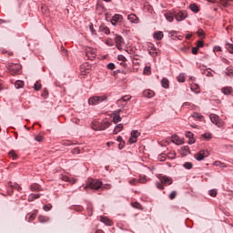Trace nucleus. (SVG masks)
Masks as SVG:
<instances>
[{
	"label": "nucleus",
	"instance_id": "6ab92c4d",
	"mask_svg": "<svg viewBox=\"0 0 233 233\" xmlns=\"http://www.w3.org/2000/svg\"><path fill=\"white\" fill-rule=\"evenodd\" d=\"M172 143H175V145H182L183 144V140L180 139L179 137L177 136H173L171 138Z\"/></svg>",
	"mask_w": 233,
	"mask_h": 233
},
{
	"label": "nucleus",
	"instance_id": "f704fd0d",
	"mask_svg": "<svg viewBox=\"0 0 233 233\" xmlns=\"http://www.w3.org/2000/svg\"><path fill=\"white\" fill-rule=\"evenodd\" d=\"M197 35H198L200 39H205V31H203V29H198L197 31Z\"/></svg>",
	"mask_w": 233,
	"mask_h": 233
},
{
	"label": "nucleus",
	"instance_id": "473e14b6",
	"mask_svg": "<svg viewBox=\"0 0 233 233\" xmlns=\"http://www.w3.org/2000/svg\"><path fill=\"white\" fill-rule=\"evenodd\" d=\"M169 83L170 82L167 78H163L161 81V85H162L163 88H168Z\"/></svg>",
	"mask_w": 233,
	"mask_h": 233
},
{
	"label": "nucleus",
	"instance_id": "774afa93",
	"mask_svg": "<svg viewBox=\"0 0 233 233\" xmlns=\"http://www.w3.org/2000/svg\"><path fill=\"white\" fill-rule=\"evenodd\" d=\"M89 30L92 32V34H96V29H94V25H89Z\"/></svg>",
	"mask_w": 233,
	"mask_h": 233
},
{
	"label": "nucleus",
	"instance_id": "f257e3e1",
	"mask_svg": "<svg viewBox=\"0 0 233 233\" xmlns=\"http://www.w3.org/2000/svg\"><path fill=\"white\" fill-rule=\"evenodd\" d=\"M159 181L156 183L157 188L158 190H165V185H172L173 180L172 177H167V176H158Z\"/></svg>",
	"mask_w": 233,
	"mask_h": 233
},
{
	"label": "nucleus",
	"instance_id": "6e6d98bb",
	"mask_svg": "<svg viewBox=\"0 0 233 233\" xmlns=\"http://www.w3.org/2000/svg\"><path fill=\"white\" fill-rule=\"evenodd\" d=\"M203 46H205V44L203 43V41L198 40L197 44V48H203Z\"/></svg>",
	"mask_w": 233,
	"mask_h": 233
},
{
	"label": "nucleus",
	"instance_id": "393cba45",
	"mask_svg": "<svg viewBox=\"0 0 233 233\" xmlns=\"http://www.w3.org/2000/svg\"><path fill=\"white\" fill-rule=\"evenodd\" d=\"M39 198H41V194H37V195H35V194H30V195L28 196V201L32 202V201H34L35 199H39Z\"/></svg>",
	"mask_w": 233,
	"mask_h": 233
},
{
	"label": "nucleus",
	"instance_id": "e2e57ef3",
	"mask_svg": "<svg viewBox=\"0 0 233 233\" xmlns=\"http://www.w3.org/2000/svg\"><path fill=\"white\" fill-rule=\"evenodd\" d=\"M129 185H137V179L132 178L131 180H129Z\"/></svg>",
	"mask_w": 233,
	"mask_h": 233
},
{
	"label": "nucleus",
	"instance_id": "39448f33",
	"mask_svg": "<svg viewBox=\"0 0 233 233\" xmlns=\"http://www.w3.org/2000/svg\"><path fill=\"white\" fill-rule=\"evenodd\" d=\"M208 156H210L208 150H201L195 154L194 157L197 159V161H203V159H205V157H208Z\"/></svg>",
	"mask_w": 233,
	"mask_h": 233
},
{
	"label": "nucleus",
	"instance_id": "5701e85b",
	"mask_svg": "<svg viewBox=\"0 0 233 233\" xmlns=\"http://www.w3.org/2000/svg\"><path fill=\"white\" fill-rule=\"evenodd\" d=\"M32 192H40L41 186L39 184H33L30 186Z\"/></svg>",
	"mask_w": 233,
	"mask_h": 233
},
{
	"label": "nucleus",
	"instance_id": "2f4dec72",
	"mask_svg": "<svg viewBox=\"0 0 233 233\" xmlns=\"http://www.w3.org/2000/svg\"><path fill=\"white\" fill-rule=\"evenodd\" d=\"M81 74L83 76H86V74H90V69L86 68V66H81Z\"/></svg>",
	"mask_w": 233,
	"mask_h": 233
},
{
	"label": "nucleus",
	"instance_id": "ddd939ff",
	"mask_svg": "<svg viewBox=\"0 0 233 233\" xmlns=\"http://www.w3.org/2000/svg\"><path fill=\"white\" fill-rule=\"evenodd\" d=\"M120 112L121 109H118L113 113V123H115V125H117V123L121 122V116H119Z\"/></svg>",
	"mask_w": 233,
	"mask_h": 233
},
{
	"label": "nucleus",
	"instance_id": "7c9ffc66",
	"mask_svg": "<svg viewBox=\"0 0 233 233\" xmlns=\"http://www.w3.org/2000/svg\"><path fill=\"white\" fill-rule=\"evenodd\" d=\"M100 32H104V34H110V29L106 25H100Z\"/></svg>",
	"mask_w": 233,
	"mask_h": 233
},
{
	"label": "nucleus",
	"instance_id": "9d476101",
	"mask_svg": "<svg viewBox=\"0 0 233 233\" xmlns=\"http://www.w3.org/2000/svg\"><path fill=\"white\" fill-rule=\"evenodd\" d=\"M8 70L12 76H15V74H18L19 71L21 70V66L12 65L9 66Z\"/></svg>",
	"mask_w": 233,
	"mask_h": 233
},
{
	"label": "nucleus",
	"instance_id": "c03bdc74",
	"mask_svg": "<svg viewBox=\"0 0 233 233\" xmlns=\"http://www.w3.org/2000/svg\"><path fill=\"white\" fill-rule=\"evenodd\" d=\"M183 167L187 168V170H190L192 168V163L191 162H186L184 163Z\"/></svg>",
	"mask_w": 233,
	"mask_h": 233
},
{
	"label": "nucleus",
	"instance_id": "c9c22d12",
	"mask_svg": "<svg viewBox=\"0 0 233 233\" xmlns=\"http://www.w3.org/2000/svg\"><path fill=\"white\" fill-rule=\"evenodd\" d=\"M214 167H220L222 168L227 167V166L225 165V163L221 162V161H215L214 162Z\"/></svg>",
	"mask_w": 233,
	"mask_h": 233
},
{
	"label": "nucleus",
	"instance_id": "e433bc0d",
	"mask_svg": "<svg viewBox=\"0 0 233 233\" xmlns=\"http://www.w3.org/2000/svg\"><path fill=\"white\" fill-rule=\"evenodd\" d=\"M226 76H228V77H233V69L230 67H228L226 69Z\"/></svg>",
	"mask_w": 233,
	"mask_h": 233
},
{
	"label": "nucleus",
	"instance_id": "0e129e2a",
	"mask_svg": "<svg viewBox=\"0 0 233 233\" xmlns=\"http://www.w3.org/2000/svg\"><path fill=\"white\" fill-rule=\"evenodd\" d=\"M221 5H223V6H228V1L227 0H219Z\"/></svg>",
	"mask_w": 233,
	"mask_h": 233
},
{
	"label": "nucleus",
	"instance_id": "1a4fd4ad",
	"mask_svg": "<svg viewBox=\"0 0 233 233\" xmlns=\"http://www.w3.org/2000/svg\"><path fill=\"white\" fill-rule=\"evenodd\" d=\"M141 136V133L137 130H133L131 132V137L129 138V143H137V138Z\"/></svg>",
	"mask_w": 233,
	"mask_h": 233
},
{
	"label": "nucleus",
	"instance_id": "de8ad7c7",
	"mask_svg": "<svg viewBox=\"0 0 233 233\" xmlns=\"http://www.w3.org/2000/svg\"><path fill=\"white\" fill-rule=\"evenodd\" d=\"M167 156L165 153H162L161 155L158 156L159 161H165L167 159Z\"/></svg>",
	"mask_w": 233,
	"mask_h": 233
},
{
	"label": "nucleus",
	"instance_id": "6e6552de",
	"mask_svg": "<svg viewBox=\"0 0 233 233\" xmlns=\"http://www.w3.org/2000/svg\"><path fill=\"white\" fill-rule=\"evenodd\" d=\"M96 50L92 47H86V56H87V59L93 60L94 57H96Z\"/></svg>",
	"mask_w": 233,
	"mask_h": 233
},
{
	"label": "nucleus",
	"instance_id": "c85d7f7f",
	"mask_svg": "<svg viewBox=\"0 0 233 233\" xmlns=\"http://www.w3.org/2000/svg\"><path fill=\"white\" fill-rule=\"evenodd\" d=\"M191 90L195 92V94H199V86L198 84H192Z\"/></svg>",
	"mask_w": 233,
	"mask_h": 233
},
{
	"label": "nucleus",
	"instance_id": "13d9d810",
	"mask_svg": "<svg viewBox=\"0 0 233 233\" xmlns=\"http://www.w3.org/2000/svg\"><path fill=\"white\" fill-rule=\"evenodd\" d=\"M75 210L76 212H83V206H76Z\"/></svg>",
	"mask_w": 233,
	"mask_h": 233
},
{
	"label": "nucleus",
	"instance_id": "ea45409f",
	"mask_svg": "<svg viewBox=\"0 0 233 233\" xmlns=\"http://www.w3.org/2000/svg\"><path fill=\"white\" fill-rule=\"evenodd\" d=\"M226 48L229 52V54H233V45L232 44H226Z\"/></svg>",
	"mask_w": 233,
	"mask_h": 233
},
{
	"label": "nucleus",
	"instance_id": "20e7f679",
	"mask_svg": "<svg viewBox=\"0 0 233 233\" xmlns=\"http://www.w3.org/2000/svg\"><path fill=\"white\" fill-rule=\"evenodd\" d=\"M103 101H107L106 96H92L88 99L89 105H99V103H103Z\"/></svg>",
	"mask_w": 233,
	"mask_h": 233
},
{
	"label": "nucleus",
	"instance_id": "dca6fc26",
	"mask_svg": "<svg viewBox=\"0 0 233 233\" xmlns=\"http://www.w3.org/2000/svg\"><path fill=\"white\" fill-rule=\"evenodd\" d=\"M165 17L167 21H169V23H172L174 21V18L176 17V15L172 12H167L165 14Z\"/></svg>",
	"mask_w": 233,
	"mask_h": 233
},
{
	"label": "nucleus",
	"instance_id": "a878e982",
	"mask_svg": "<svg viewBox=\"0 0 233 233\" xmlns=\"http://www.w3.org/2000/svg\"><path fill=\"white\" fill-rule=\"evenodd\" d=\"M202 72L201 74H203L204 76H207V77H214V74H212L211 71H209L208 69H201Z\"/></svg>",
	"mask_w": 233,
	"mask_h": 233
},
{
	"label": "nucleus",
	"instance_id": "09e8293b",
	"mask_svg": "<svg viewBox=\"0 0 233 233\" xmlns=\"http://www.w3.org/2000/svg\"><path fill=\"white\" fill-rule=\"evenodd\" d=\"M182 150L184 151V154L187 156V154H190V148L188 147V146H186L184 147H182Z\"/></svg>",
	"mask_w": 233,
	"mask_h": 233
},
{
	"label": "nucleus",
	"instance_id": "412c9836",
	"mask_svg": "<svg viewBox=\"0 0 233 233\" xmlns=\"http://www.w3.org/2000/svg\"><path fill=\"white\" fill-rule=\"evenodd\" d=\"M8 187H11V188H15V190H17L18 192H21V190L23 189L18 184L12 182H8Z\"/></svg>",
	"mask_w": 233,
	"mask_h": 233
},
{
	"label": "nucleus",
	"instance_id": "bf43d9fd",
	"mask_svg": "<svg viewBox=\"0 0 233 233\" xmlns=\"http://www.w3.org/2000/svg\"><path fill=\"white\" fill-rule=\"evenodd\" d=\"M144 74H147V76L150 75V66H146L144 68Z\"/></svg>",
	"mask_w": 233,
	"mask_h": 233
},
{
	"label": "nucleus",
	"instance_id": "58836bf2",
	"mask_svg": "<svg viewBox=\"0 0 233 233\" xmlns=\"http://www.w3.org/2000/svg\"><path fill=\"white\" fill-rule=\"evenodd\" d=\"M202 137H204V139H207L208 141H210V139H212V134L205 133L202 135Z\"/></svg>",
	"mask_w": 233,
	"mask_h": 233
},
{
	"label": "nucleus",
	"instance_id": "a19ab883",
	"mask_svg": "<svg viewBox=\"0 0 233 233\" xmlns=\"http://www.w3.org/2000/svg\"><path fill=\"white\" fill-rule=\"evenodd\" d=\"M43 209L45 210V212H48V211L52 210V204L45 205L43 207Z\"/></svg>",
	"mask_w": 233,
	"mask_h": 233
},
{
	"label": "nucleus",
	"instance_id": "f03ea898",
	"mask_svg": "<svg viewBox=\"0 0 233 233\" xmlns=\"http://www.w3.org/2000/svg\"><path fill=\"white\" fill-rule=\"evenodd\" d=\"M103 187V182L96 179H89L85 188H92L93 190H99Z\"/></svg>",
	"mask_w": 233,
	"mask_h": 233
},
{
	"label": "nucleus",
	"instance_id": "864d4df0",
	"mask_svg": "<svg viewBox=\"0 0 233 233\" xmlns=\"http://www.w3.org/2000/svg\"><path fill=\"white\" fill-rule=\"evenodd\" d=\"M176 196H177V193L176 191H172L169 195V199H176Z\"/></svg>",
	"mask_w": 233,
	"mask_h": 233
},
{
	"label": "nucleus",
	"instance_id": "b1692460",
	"mask_svg": "<svg viewBox=\"0 0 233 233\" xmlns=\"http://www.w3.org/2000/svg\"><path fill=\"white\" fill-rule=\"evenodd\" d=\"M100 221L102 223H105V225H108V226L112 225V220L108 219V218L106 217H100Z\"/></svg>",
	"mask_w": 233,
	"mask_h": 233
},
{
	"label": "nucleus",
	"instance_id": "bb28decb",
	"mask_svg": "<svg viewBox=\"0 0 233 233\" xmlns=\"http://www.w3.org/2000/svg\"><path fill=\"white\" fill-rule=\"evenodd\" d=\"M121 130H123V124H118L116 126L113 134H119V132H121Z\"/></svg>",
	"mask_w": 233,
	"mask_h": 233
},
{
	"label": "nucleus",
	"instance_id": "a211bd4d",
	"mask_svg": "<svg viewBox=\"0 0 233 233\" xmlns=\"http://www.w3.org/2000/svg\"><path fill=\"white\" fill-rule=\"evenodd\" d=\"M222 94L225 96H230L232 94V87L230 86H226L221 89Z\"/></svg>",
	"mask_w": 233,
	"mask_h": 233
},
{
	"label": "nucleus",
	"instance_id": "8fccbe9b",
	"mask_svg": "<svg viewBox=\"0 0 233 233\" xmlns=\"http://www.w3.org/2000/svg\"><path fill=\"white\" fill-rule=\"evenodd\" d=\"M35 139L38 143H41V141H43L45 139V137H43V136H41V135H37V136L35 137Z\"/></svg>",
	"mask_w": 233,
	"mask_h": 233
},
{
	"label": "nucleus",
	"instance_id": "680f3d73",
	"mask_svg": "<svg viewBox=\"0 0 233 233\" xmlns=\"http://www.w3.org/2000/svg\"><path fill=\"white\" fill-rule=\"evenodd\" d=\"M117 59L118 61H123V62L127 61V57H125V56L123 55H119Z\"/></svg>",
	"mask_w": 233,
	"mask_h": 233
},
{
	"label": "nucleus",
	"instance_id": "cd10ccee",
	"mask_svg": "<svg viewBox=\"0 0 233 233\" xmlns=\"http://www.w3.org/2000/svg\"><path fill=\"white\" fill-rule=\"evenodd\" d=\"M189 8L192 12H194L195 14H198V12H199V7L198 6V5L196 4H191L189 5Z\"/></svg>",
	"mask_w": 233,
	"mask_h": 233
},
{
	"label": "nucleus",
	"instance_id": "c756f323",
	"mask_svg": "<svg viewBox=\"0 0 233 233\" xmlns=\"http://www.w3.org/2000/svg\"><path fill=\"white\" fill-rule=\"evenodd\" d=\"M154 37H155V39L161 41V39H163V32L158 31L157 33H154Z\"/></svg>",
	"mask_w": 233,
	"mask_h": 233
},
{
	"label": "nucleus",
	"instance_id": "f3484780",
	"mask_svg": "<svg viewBox=\"0 0 233 233\" xmlns=\"http://www.w3.org/2000/svg\"><path fill=\"white\" fill-rule=\"evenodd\" d=\"M130 99H132L131 96H125L122 98L117 100V105L121 104V103H125V105H127V101H130Z\"/></svg>",
	"mask_w": 233,
	"mask_h": 233
},
{
	"label": "nucleus",
	"instance_id": "338daca9",
	"mask_svg": "<svg viewBox=\"0 0 233 233\" xmlns=\"http://www.w3.org/2000/svg\"><path fill=\"white\" fill-rule=\"evenodd\" d=\"M87 211H88L89 216H92V205L87 206Z\"/></svg>",
	"mask_w": 233,
	"mask_h": 233
},
{
	"label": "nucleus",
	"instance_id": "4be33fe9",
	"mask_svg": "<svg viewBox=\"0 0 233 233\" xmlns=\"http://www.w3.org/2000/svg\"><path fill=\"white\" fill-rule=\"evenodd\" d=\"M38 221L39 223H48L50 221V218L46 216L40 215L38 216Z\"/></svg>",
	"mask_w": 233,
	"mask_h": 233
},
{
	"label": "nucleus",
	"instance_id": "3c124183",
	"mask_svg": "<svg viewBox=\"0 0 233 233\" xmlns=\"http://www.w3.org/2000/svg\"><path fill=\"white\" fill-rule=\"evenodd\" d=\"M41 82L36 81L35 84V90H41Z\"/></svg>",
	"mask_w": 233,
	"mask_h": 233
},
{
	"label": "nucleus",
	"instance_id": "69168bd1",
	"mask_svg": "<svg viewBox=\"0 0 233 233\" xmlns=\"http://www.w3.org/2000/svg\"><path fill=\"white\" fill-rule=\"evenodd\" d=\"M198 50H199V48H198V47H192V54H193L194 56H197Z\"/></svg>",
	"mask_w": 233,
	"mask_h": 233
},
{
	"label": "nucleus",
	"instance_id": "052dcab7",
	"mask_svg": "<svg viewBox=\"0 0 233 233\" xmlns=\"http://www.w3.org/2000/svg\"><path fill=\"white\" fill-rule=\"evenodd\" d=\"M186 137H187L188 139H189V138L194 137V134L192 132H190V131H187L186 132Z\"/></svg>",
	"mask_w": 233,
	"mask_h": 233
},
{
	"label": "nucleus",
	"instance_id": "aec40b11",
	"mask_svg": "<svg viewBox=\"0 0 233 233\" xmlns=\"http://www.w3.org/2000/svg\"><path fill=\"white\" fill-rule=\"evenodd\" d=\"M143 96H144V97H154L155 93H154V91H152L150 89H147L143 92Z\"/></svg>",
	"mask_w": 233,
	"mask_h": 233
},
{
	"label": "nucleus",
	"instance_id": "9b49d317",
	"mask_svg": "<svg viewBox=\"0 0 233 233\" xmlns=\"http://www.w3.org/2000/svg\"><path fill=\"white\" fill-rule=\"evenodd\" d=\"M115 41H116V48L117 50H122L123 47H122V44L125 43V40L123 39V36L121 35H116V38H115Z\"/></svg>",
	"mask_w": 233,
	"mask_h": 233
},
{
	"label": "nucleus",
	"instance_id": "4c0bfd02",
	"mask_svg": "<svg viewBox=\"0 0 233 233\" xmlns=\"http://www.w3.org/2000/svg\"><path fill=\"white\" fill-rule=\"evenodd\" d=\"M178 83H185V74H180L177 77Z\"/></svg>",
	"mask_w": 233,
	"mask_h": 233
},
{
	"label": "nucleus",
	"instance_id": "49530a36",
	"mask_svg": "<svg viewBox=\"0 0 233 233\" xmlns=\"http://www.w3.org/2000/svg\"><path fill=\"white\" fill-rule=\"evenodd\" d=\"M192 117H194L195 119H203V116L201 114H198V113H194L192 115Z\"/></svg>",
	"mask_w": 233,
	"mask_h": 233
},
{
	"label": "nucleus",
	"instance_id": "79ce46f5",
	"mask_svg": "<svg viewBox=\"0 0 233 233\" xmlns=\"http://www.w3.org/2000/svg\"><path fill=\"white\" fill-rule=\"evenodd\" d=\"M168 159H176V152H169L167 154Z\"/></svg>",
	"mask_w": 233,
	"mask_h": 233
},
{
	"label": "nucleus",
	"instance_id": "a18cd8bd",
	"mask_svg": "<svg viewBox=\"0 0 233 233\" xmlns=\"http://www.w3.org/2000/svg\"><path fill=\"white\" fill-rule=\"evenodd\" d=\"M9 157H11L12 159H17V154H15V151L14 150L9 152Z\"/></svg>",
	"mask_w": 233,
	"mask_h": 233
},
{
	"label": "nucleus",
	"instance_id": "0eeeda50",
	"mask_svg": "<svg viewBox=\"0 0 233 233\" xmlns=\"http://www.w3.org/2000/svg\"><path fill=\"white\" fill-rule=\"evenodd\" d=\"M188 17V13L187 11H179L178 13L175 14V19L177 21H185Z\"/></svg>",
	"mask_w": 233,
	"mask_h": 233
},
{
	"label": "nucleus",
	"instance_id": "7ed1b4c3",
	"mask_svg": "<svg viewBox=\"0 0 233 233\" xmlns=\"http://www.w3.org/2000/svg\"><path fill=\"white\" fill-rule=\"evenodd\" d=\"M110 125H112V123L108 121H106L105 123L102 124L97 121H95L92 123L91 128H93V130H106V128H108Z\"/></svg>",
	"mask_w": 233,
	"mask_h": 233
},
{
	"label": "nucleus",
	"instance_id": "37998d69",
	"mask_svg": "<svg viewBox=\"0 0 233 233\" xmlns=\"http://www.w3.org/2000/svg\"><path fill=\"white\" fill-rule=\"evenodd\" d=\"M209 196H211V198H216L218 196V190L216 189L209 190Z\"/></svg>",
	"mask_w": 233,
	"mask_h": 233
},
{
	"label": "nucleus",
	"instance_id": "2eb2a0df",
	"mask_svg": "<svg viewBox=\"0 0 233 233\" xmlns=\"http://www.w3.org/2000/svg\"><path fill=\"white\" fill-rule=\"evenodd\" d=\"M127 19L128 21H130V23H135V24L139 23V18L137 17V15L134 14L128 15Z\"/></svg>",
	"mask_w": 233,
	"mask_h": 233
},
{
	"label": "nucleus",
	"instance_id": "5fc2aeb1",
	"mask_svg": "<svg viewBox=\"0 0 233 233\" xmlns=\"http://www.w3.org/2000/svg\"><path fill=\"white\" fill-rule=\"evenodd\" d=\"M36 217H37V214L35 213L31 214L28 218V221H34V219H35Z\"/></svg>",
	"mask_w": 233,
	"mask_h": 233
},
{
	"label": "nucleus",
	"instance_id": "4d7b16f0",
	"mask_svg": "<svg viewBox=\"0 0 233 233\" xmlns=\"http://www.w3.org/2000/svg\"><path fill=\"white\" fill-rule=\"evenodd\" d=\"M107 68L108 70H114L116 68V65H114V63H109L107 65Z\"/></svg>",
	"mask_w": 233,
	"mask_h": 233
},
{
	"label": "nucleus",
	"instance_id": "f8f14e48",
	"mask_svg": "<svg viewBox=\"0 0 233 233\" xmlns=\"http://www.w3.org/2000/svg\"><path fill=\"white\" fill-rule=\"evenodd\" d=\"M123 21V15H115L111 19V24L116 26L118 23H121Z\"/></svg>",
	"mask_w": 233,
	"mask_h": 233
},
{
	"label": "nucleus",
	"instance_id": "72a5a7b5",
	"mask_svg": "<svg viewBox=\"0 0 233 233\" xmlns=\"http://www.w3.org/2000/svg\"><path fill=\"white\" fill-rule=\"evenodd\" d=\"M23 86H25V82L21 81V80H17L15 83V88H23Z\"/></svg>",
	"mask_w": 233,
	"mask_h": 233
},
{
	"label": "nucleus",
	"instance_id": "4468645a",
	"mask_svg": "<svg viewBox=\"0 0 233 233\" xmlns=\"http://www.w3.org/2000/svg\"><path fill=\"white\" fill-rule=\"evenodd\" d=\"M148 52H149V55L152 56L153 57L157 56V48H156V46H154L152 44H149L148 46Z\"/></svg>",
	"mask_w": 233,
	"mask_h": 233
},
{
	"label": "nucleus",
	"instance_id": "603ef678",
	"mask_svg": "<svg viewBox=\"0 0 233 233\" xmlns=\"http://www.w3.org/2000/svg\"><path fill=\"white\" fill-rule=\"evenodd\" d=\"M138 183H142V184H145L147 183V177H140L139 179H138Z\"/></svg>",
	"mask_w": 233,
	"mask_h": 233
},
{
	"label": "nucleus",
	"instance_id": "423d86ee",
	"mask_svg": "<svg viewBox=\"0 0 233 233\" xmlns=\"http://www.w3.org/2000/svg\"><path fill=\"white\" fill-rule=\"evenodd\" d=\"M210 121L216 125L217 127H223V122L221 121V118H219V116L211 114L210 115Z\"/></svg>",
	"mask_w": 233,
	"mask_h": 233
}]
</instances>
